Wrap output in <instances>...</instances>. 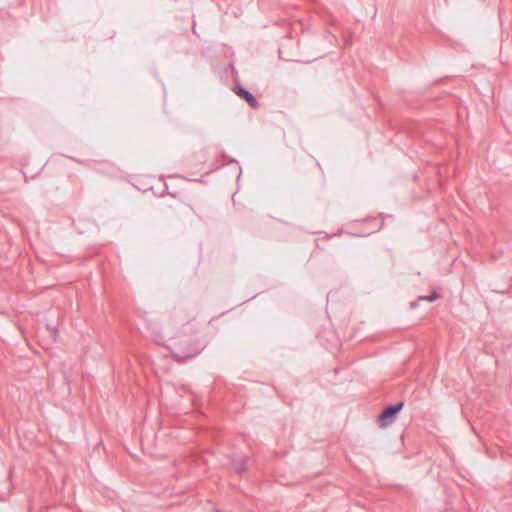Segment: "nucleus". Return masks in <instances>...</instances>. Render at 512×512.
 Listing matches in <instances>:
<instances>
[{"label": "nucleus", "instance_id": "f257e3e1", "mask_svg": "<svg viewBox=\"0 0 512 512\" xmlns=\"http://www.w3.org/2000/svg\"><path fill=\"white\" fill-rule=\"evenodd\" d=\"M403 406V401L386 406L378 417L379 426L385 428L391 425L395 421L397 413L403 408Z\"/></svg>", "mask_w": 512, "mask_h": 512}, {"label": "nucleus", "instance_id": "f03ea898", "mask_svg": "<svg viewBox=\"0 0 512 512\" xmlns=\"http://www.w3.org/2000/svg\"><path fill=\"white\" fill-rule=\"evenodd\" d=\"M235 93L242 99L246 100L250 107L254 109L258 108L259 103L257 99L247 89L239 86L235 89Z\"/></svg>", "mask_w": 512, "mask_h": 512}, {"label": "nucleus", "instance_id": "7ed1b4c3", "mask_svg": "<svg viewBox=\"0 0 512 512\" xmlns=\"http://www.w3.org/2000/svg\"><path fill=\"white\" fill-rule=\"evenodd\" d=\"M199 352H200L199 349H194L192 352L187 353V354H182V353H179V352H173V357L175 358V360L177 362L183 363L186 360L195 357Z\"/></svg>", "mask_w": 512, "mask_h": 512}, {"label": "nucleus", "instance_id": "20e7f679", "mask_svg": "<svg viewBox=\"0 0 512 512\" xmlns=\"http://www.w3.org/2000/svg\"><path fill=\"white\" fill-rule=\"evenodd\" d=\"M437 297H438V295L436 293H433L432 295H429V296H421L419 299L432 302V301L436 300Z\"/></svg>", "mask_w": 512, "mask_h": 512}, {"label": "nucleus", "instance_id": "39448f33", "mask_svg": "<svg viewBox=\"0 0 512 512\" xmlns=\"http://www.w3.org/2000/svg\"><path fill=\"white\" fill-rule=\"evenodd\" d=\"M47 328L49 330L50 336L55 340L56 339V335L58 333L57 329L52 328L50 326H47Z\"/></svg>", "mask_w": 512, "mask_h": 512}]
</instances>
